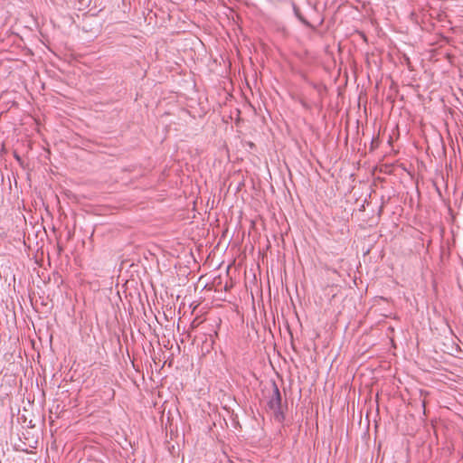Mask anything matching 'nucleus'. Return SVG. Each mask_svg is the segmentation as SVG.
Returning a JSON list of instances; mask_svg holds the SVG:
<instances>
[{"instance_id":"4","label":"nucleus","mask_w":463,"mask_h":463,"mask_svg":"<svg viewBox=\"0 0 463 463\" xmlns=\"http://www.w3.org/2000/svg\"><path fill=\"white\" fill-rule=\"evenodd\" d=\"M299 102H300L301 106H302L304 109H311V106H310V105H309V104H308L305 99H301L299 100Z\"/></svg>"},{"instance_id":"5","label":"nucleus","mask_w":463,"mask_h":463,"mask_svg":"<svg viewBox=\"0 0 463 463\" xmlns=\"http://www.w3.org/2000/svg\"><path fill=\"white\" fill-rule=\"evenodd\" d=\"M231 287H232V285H228V283L226 282V283H225V285L223 286V289H224L225 291H228V290H230V288H231Z\"/></svg>"},{"instance_id":"3","label":"nucleus","mask_w":463,"mask_h":463,"mask_svg":"<svg viewBox=\"0 0 463 463\" xmlns=\"http://www.w3.org/2000/svg\"><path fill=\"white\" fill-rule=\"evenodd\" d=\"M213 286L215 287V290L219 291L222 289V279L221 277H217L213 279Z\"/></svg>"},{"instance_id":"6","label":"nucleus","mask_w":463,"mask_h":463,"mask_svg":"<svg viewBox=\"0 0 463 463\" xmlns=\"http://www.w3.org/2000/svg\"><path fill=\"white\" fill-rule=\"evenodd\" d=\"M312 86L314 89L317 90L318 91L320 90L321 87L316 83H312Z\"/></svg>"},{"instance_id":"1","label":"nucleus","mask_w":463,"mask_h":463,"mask_svg":"<svg viewBox=\"0 0 463 463\" xmlns=\"http://www.w3.org/2000/svg\"><path fill=\"white\" fill-rule=\"evenodd\" d=\"M271 385L272 392L268 397L267 407L273 412L274 420L282 423L286 418L282 406V396L276 382H272Z\"/></svg>"},{"instance_id":"2","label":"nucleus","mask_w":463,"mask_h":463,"mask_svg":"<svg viewBox=\"0 0 463 463\" xmlns=\"http://www.w3.org/2000/svg\"><path fill=\"white\" fill-rule=\"evenodd\" d=\"M293 11L296 17L307 27H312L311 24L303 16L299 7L293 4Z\"/></svg>"},{"instance_id":"7","label":"nucleus","mask_w":463,"mask_h":463,"mask_svg":"<svg viewBox=\"0 0 463 463\" xmlns=\"http://www.w3.org/2000/svg\"><path fill=\"white\" fill-rule=\"evenodd\" d=\"M375 142H376V141L373 140V142H372V146H375Z\"/></svg>"}]
</instances>
